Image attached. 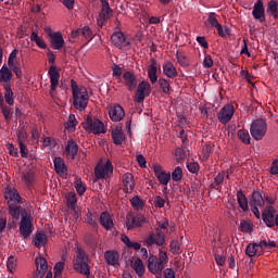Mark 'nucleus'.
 <instances>
[{"label": "nucleus", "instance_id": "1", "mask_svg": "<svg viewBox=\"0 0 278 278\" xmlns=\"http://www.w3.org/2000/svg\"><path fill=\"white\" fill-rule=\"evenodd\" d=\"M72 90L74 97V108L79 112H84L89 103V93L86 87H79L75 80H72Z\"/></svg>", "mask_w": 278, "mask_h": 278}, {"label": "nucleus", "instance_id": "2", "mask_svg": "<svg viewBox=\"0 0 278 278\" xmlns=\"http://www.w3.org/2000/svg\"><path fill=\"white\" fill-rule=\"evenodd\" d=\"M74 269L79 275H90V257L81 248L76 249Z\"/></svg>", "mask_w": 278, "mask_h": 278}, {"label": "nucleus", "instance_id": "3", "mask_svg": "<svg viewBox=\"0 0 278 278\" xmlns=\"http://www.w3.org/2000/svg\"><path fill=\"white\" fill-rule=\"evenodd\" d=\"M267 130L268 125L263 118L255 119L250 128L251 136L256 141H261L266 136Z\"/></svg>", "mask_w": 278, "mask_h": 278}, {"label": "nucleus", "instance_id": "4", "mask_svg": "<svg viewBox=\"0 0 278 278\" xmlns=\"http://www.w3.org/2000/svg\"><path fill=\"white\" fill-rule=\"evenodd\" d=\"M276 213L277 211L273 205H269L263 210L262 218L265 226L268 228H273L275 225L278 226V214L276 215Z\"/></svg>", "mask_w": 278, "mask_h": 278}, {"label": "nucleus", "instance_id": "5", "mask_svg": "<svg viewBox=\"0 0 278 278\" xmlns=\"http://www.w3.org/2000/svg\"><path fill=\"white\" fill-rule=\"evenodd\" d=\"M84 128L88 131H92L96 135L105 132L103 122L98 118H91L90 116L86 118L84 123Z\"/></svg>", "mask_w": 278, "mask_h": 278}, {"label": "nucleus", "instance_id": "6", "mask_svg": "<svg viewBox=\"0 0 278 278\" xmlns=\"http://www.w3.org/2000/svg\"><path fill=\"white\" fill-rule=\"evenodd\" d=\"M144 243L148 248H152L153 244L163 247V244H165V235L160 228H156L154 233H150V236L144 239Z\"/></svg>", "mask_w": 278, "mask_h": 278}, {"label": "nucleus", "instance_id": "7", "mask_svg": "<svg viewBox=\"0 0 278 278\" xmlns=\"http://www.w3.org/2000/svg\"><path fill=\"white\" fill-rule=\"evenodd\" d=\"M148 268L156 278H162V271L165 268L155 255H150L148 260Z\"/></svg>", "mask_w": 278, "mask_h": 278}, {"label": "nucleus", "instance_id": "8", "mask_svg": "<svg viewBox=\"0 0 278 278\" xmlns=\"http://www.w3.org/2000/svg\"><path fill=\"white\" fill-rule=\"evenodd\" d=\"M114 174V166L111 161H106L104 165L96 166V178L105 179Z\"/></svg>", "mask_w": 278, "mask_h": 278}, {"label": "nucleus", "instance_id": "9", "mask_svg": "<svg viewBox=\"0 0 278 278\" xmlns=\"http://www.w3.org/2000/svg\"><path fill=\"white\" fill-rule=\"evenodd\" d=\"M151 86L149 81L142 80L138 87L137 91L135 93V102L136 103H142L146 100V97H149L150 94Z\"/></svg>", "mask_w": 278, "mask_h": 278}, {"label": "nucleus", "instance_id": "10", "mask_svg": "<svg viewBox=\"0 0 278 278\" xmlns=\"http://www.w3.org/2000/svg\"><path fill=\"white\" fill-rule=\"evenodd\" d=\"M235 114V106L232 104H227L222 108L218 113V121L223 125L230 123Z\"/></svg>", "mask_w": 278, "mask_h": 278}, {"label": "nucleus", "instance_id": "11", "mask_svg": "<svg viewBox=\"0 0 278 278\" xmlns=\"http://www.w3.org/2000/svg\"><path fill=\"white\" fill-rule=\"evenodd\" d=\"M34 225L31 219L27 216H23L20 222V233L24 239L29 238L33 235Z\"/></svg>", "mask_w": 278, "mask_h": 278}, {"label": "nucleus", "instance_id": "12", "mask_svg": "<svg viewBox=\"0 0 278 278\" xmlns=\"http://www.w3.org/2000/svg\"><path fill=\"white\" fill-rule=\"evenodd\" d=\"M4 200L7 201L8 206L14 204H23V198L20 195L18 191L8 187L4 192Z\"/></svg>", "mask_w": 278, "mask_h": 278}, {"label": "nucleus", "instance_id": "13", "mask_svg": "<svg viewBox=\"0 0 278 278\" xmlns=\"http://www.w3.org/2000/svg\"><path fill=\"white\" fill-rule=\"evenodd\" d=\"M102 3V9L101 12L99 13V18L97 20V24L99 27H103V24L105 21L111 18L113 14V10L111 9L108 0H101Z\"/></svg>", "mask_w": 278, "mask_h": 278}, {"label": "nucleus", "instance_id": "14", "mask_svg": "<svg viewBox=\"0 0 278 278\" xmlns=\"http://www.w3.org/2000/svg\"><path fill=\"white\" fill-rule=\"evenodd\" d=\"M122 184L126 193H132L135 191L136 180L131 173H125L122 175Z\"/></svg>", "mask_w": 278, "mask_h": 278}, {"label": "nucleus", "instance_id": "15", "mask_svg": "<svg viewBox=\"0 0 278 278\" xmlns=\"http://www.w3.org/2000/svg\"><path fill=\"white\" fill-rule=\"evenodd\" d=\"M53 165H54V170L59 176L67 178L68 167L66 166V163L62 157L60 156L54 157Z\"/></svg>", "mask_w": 278, "mask_h": 278}, {"label": "nucleus", "instance_id": "16", "mask_svg": "<svg viewBox=\"0 0 278 278\" xmlns=\"http://www.w3.org/2000/svg\"><path fill=\"white\" fill-rule=\"evenodd\" d=\"M109 116L113 123H119L125 117V110L122 105H113L109 109Z\"/></svg>", "mask_w": 278, "mask_h": 278}, {"label": "nucleus", "instance_id": "17", "mask_svg": "<svg viewBox=\"0 0 278 278\" xmlns=\"http://www.w3.org/2000/svg\"><path fill=\"white\" fill-rule=\"evenodd\" d=\"M111 40L114 43V47H117V49L122 50L125 49V47H129L130 42L127 41L125 38V35L122 31H116L111 36Z\"/></svg>", "mask_w": 278, "mask_h": 278}, {"label": "nucleus", "instance_id": "18", "mask_svg": "<svg viewBox=\"0 0 278 278\" xmlns=\"http://www.w3.org/2000/svg\"><path fill=\"white\" fill-rule=\"evenodd\" d=\"M252 15L254 20H257L261 24L265 23V9L262 0H257V2L254 3Z\"/></svg>", "mask_w": 278, "mask_h": 278}, {"label": "nucleus", "instance_id": "19", "mask_svg": "<svg viewBox=\"0 0 278 278\" xmlns=\"http://www.w3.org/2000/svg\"><path fill=\"white\" fill-rule=\"evenodd\" d=\"M65 45V40L60 31L50 34V47L53 50H61Z\"/></svg>", "mask_w": 278, "mask_h": 278}, {"label": "nucleus", "instance_id": "20", "mask_svg": "<svg viewBox=\"0 0 278 278\" xmlns=\"http://www.w3.org/2000/svg\"><path fill=\"white\" fill-rule=\"evenodd\" d=\"M124 85L129 91L136 90L138 81L136 79V74L132 72H125L123 74Z\"/></svg>", "mask_w": 278, "mask_h": 278}, {"label": "nucleus", "instance_id": "21", "mask_svg": "<svg viewBox=\"0 0 278 278\" xmlns=\"http://www.w3.org/2000/svg\"><path fill=\"white\" fill-rule=\"evenodd\" d=\"M49 76H50V92H52L58 89L59 80H60V73L58 72L56 66H50Z\"/></svg>", "mask_w": 278, "mask_h": 278}, {"label": "nucleus", "instance_id": "22", "mask_svg": "<svg viewBox=\"0 0 278 278\" xmlns=\"http://www.w3.org/2000/svg\"><path fill=\"white\" fill-rule=\"evenodd\" d=\"M99 224L106 230H112L114 228V220L108 211L101 213Z\"/></svg>", "mask_w": 278, "mask_h": 278}, {"label": "nucleus", "instance_id": "23", "mask_svg": "<svg viewBox=\"0 0 278 278\" xmlns=\"http://www.w3.org/2000/svg\"><path fill=\"white\" fill-rule=\"evenodd\" d=\"M12 71L7 65H3L0 70V83H3V86H12Z\"/></svg>", "mask_w": 278, "mask_h": 278}, {"label": "nucleus", "instance_id": "24", "mask_svg": "<svg viewBox=\"0 0 278 278\" xmlns=\"http://www.w3.org/2000/svg\"><path fill=\"white\" fill-rule=\"evenodd\" d=\"M144 223H146V217L141 214H138L131 217V219L127 217L126 225H127V229L131 230L134 228L141 227Z\"/></svg>", "mask_w": 278, "mask_h": 278}, {"label": "nucleus", "instance_id": "25", "mask_svg": "<svg viewBox=\"0 0 278 278\" xmlns=\"http://www.w3.org/2000/svg\"><path fill=\"white\" fill-rule=\"evenodd\" d=\"M78 152H79V146L77 144V142L73 140L67 141V144L64 150V154L66 156H72V160H75Z\"/></svg>", "mask_w": 278, "mask_h": 278}, {"label": "nucleus", "instance_id": "26", "mask_svg": "<svg viewBox=\"0 0 278 278\" xmlns=\"http://www.w3.org/2000/svg\"><path fill=\"white\" fill-rule=\"evenodd\" d=\"M163 75L169 79L178 77V71L170 61H167L163 64Z\"/></svg>", "mask_w": 278, "mask_h": 278}, {"label": "nucleus", "instance_id": "27", "mask_svg": "<svg viewBox=\"0 0 278 278\" xmlns=\"http://www.w3.org/2000/svg\"><path fill=\"white\" fill-rule=\"evenodd\" d=\"M106 264L111 266H119V254L114 252L113 250H108L106 253L104 254Z\"/></svg>", "mask_w": 278, "mask_h": 278}, {"label": "nucleus", "instance_id": "28", "mask_svg": "<svg viewBox=\"0 0 278 278\" xmlns=\"http://www.w3.org/2000/svg\"><path fill=\"white\" fill-rule=\"evenodd\" d=\"M237 202L241 210L243 211V213L249 212V199L247 198L242 190L237 192Z\"/></svg>", "mask_w": 278, "mask_h": 278}, {"label": "nucleus", "instance_id": "29", "mask_svg": "<svg viewBox=\"0 0 278 278\" xmlns=\"http://www.w3.org/2000/svg\"><path fill=\"white\" fill-rule=\"evenodd\" d=\"M156 65H157V62L154 59H152V63L148 68V76L152 84H155L159 81V76H157L159 70Z\"/></svg>", "mask_w": 278, "mask_h": 278}, {"label": "nucleus", "instance_id": "30", "mask_svg": "<svg viewBox=\"0 0 278 278\" xmlns=\"http://www.w3.org/2000/svg\"><path fill=\"white\" fill-rule=\"evenodd\" d=\"M250 205L251 206L256 205L260 207H263L265 205V200L261 191H254L252 193V197L250 198Z\"/></svg>", "mask_w": 278, "mask_h": 278}, {"label": "nucleus", "instance_id": "31", "mask_svg": "<svg viewBox=\"0 0 278 278\" xmlns=\"http://www.w3.org/2000/svg\"><path fill=\"white\" fill-rule=\"evenodd\" d=\"M245 254L250 257H254V256H261L262 255V251L260 248V243H250L247 245L245 248Z\"/></svg>", "mask_w": 278, "mask_h": 278}, {"label": "nucleus", "instance_id": "32", "mask_svg": "<svg viewBox=\"0 0 278 278\" xmlns=\"http://www.w3.org/2000/svg\"><path fill=\"white\" fill-rule=\"evenodd\" d=\"M113 142L117 146L121 147V144L125 141V135L122 130V128H116L113 129L111 132Z\"/></svg>", "mask_w": 278, "mask_h": 278}, {"label": "nucleus", "instance_id": "33", "mask_svg": "<svg viewBox=\"0 0 278 278\" xmlns=\"http://www.w3.org/2000/svg\"><path fill=\"white\" fill-rule=\"evenodd\" d=\"M3 89H4V101L7 104L9 105H13L14 104V92L12 91V85H3Z\"/></svg>", "mask_w": 278, "mask_h": 278}, {"label": "nucleus", "instance_id": "34", "mask_svg": "<svg viewBox=\"0 0 278 278\" xmlns=\"http://www.w3.org/2000/svg\"><path fill=\"white\" fill-rule=\"evenodd\" d=\"M131 267L135 269L136 274L139 276V277H142L144 274H146V267L143 265V262L141 258H137Z\"/></svg>", "mask_w": 278, "mask_h": 278}, {"label": "nucleus", "instance_id": "35", "mask_svg": "<svg viewBox=\"0 0 278 278\" xmlns=\"http://www.w3.org/2000/svg\"><path fill=\"white\" fill-rule=\"evenodd\" d=\"M242 233H252L253 223L251 220L241 219L238 228Z\"/></svg>", "mask_w": 278, "mask_h": 278}, {"label": "nucleus", "instance_id": "36", "mask_svg": "<svg viewBox=\"0 0 278 278\" xmlns=\"http://www.w3.org/2000/svg\"><path fill=\"white\" fill-rule=\"evenodd\" d=\"M48 242V237L45 232H37L35 236V247L40 249L41 247H45Z\"/></svg>", "mask_w": 278, "mask_h": 278}, {"label": "nucleus", "instance_id": "37", "mask_svg": "<svg viewBox=\"0 0 278 278\" xmlns=\"http://www.w3.org/2000/svg\"><path fill=\"white\" fill-rule=\"evenodd\" d=\"M36 266H37V270H39V273H42L43 275L47 274L48 270V262L46 261L45 257L39 256L36 258Z\"/></svg>", "mask_w": 278, "mask_h": 278}, {"label": "nucleus", "instance_id": "38", "mask_svg": "<svg viewBox=\"0 0 278 278\" xmlns=\"http://www.w3.org/2000/svg\"><path fill=\"white\" fill-rule=\"evenodd\" d=\"M130 204L135 211H141L144 207V202L138 195H135L130 199Z\"/></svg>", "mask_w": 278, "mask_h": 278}, {"label": "nucleus", "instance_id": "39", "mask_svg": "<svg viewBox=\"0 0 278 278\" xmlns=\"http://www.w3.org/2000/svg\"><path fill=\"white\" fill-rule=\"evenodd\" d=\"M159 87L163 93L169 94L172 91L170 83L165 78L159 79Z\"/></svg>", "mask_w": 278, "mask_h": 278}, {"label": "nucleus", "instance_id": "40", "mask_svg": "<svg viewBox=\"0 0 278 278\" xmlns=\"http://www.w3.org/2000/svg\"><path fill=\"white\" fill-rule=\"evenodd\" d=\"M267 13H269L275 20L278 18V8L276 0H270L268 2Z\"/></svg>", "mask_w": 278, "mask_h": 278}, {"label": "nucleus", "instance_id": "41", "mask_svg": "<svg viewBox=\"0 0 278 278\" xmlns=\"http://www.w3.org/2000/svg\"><path fill=\"white\" fill-rule=\"evenodd\" d=\"M258 245H260L261 254L263 253V250H271V249L277 248V243L275 241H270V240L260 241Z\"/></svg>", "mask_w": 278, "mask_h": 278}, {"label": "nucleus", "instance_id": "42", "mask_svg": "<svg viewBox=\"0 0 278 278\" xmlns=\"http://www.w3.org/2000/svg\"><path fill=\"white\" fill-rule=\"evenodd\" d=\"M85 223L88 224L89 226H91L93 229H98V227H99L97 218L92 215L91 212H88L85 215Z\"/></svg>", "mask_w": 278, "mask_h": 278}, {"label": "nucleus", "instance_id": "43", "mask_svg": "<svg viewBox=\"0 0 278 278\" xmlns=\"http://www.w3.org/2000/svg\"><path fill=\"white\" fill-rule=\"evenodd\" d=\"M237 137L245 144H250L251 143V136L250 132L248 130L244 129H240L237 134Z\"/></svg>", "mask_w": 278, "mask_h": 278}, {"label": "nucleus", "instance_id": "44", "mask_svg": "<svg viewBox=\"0 0 278 278\" xmlns=\"http://www.w3.org/2000/svg\"><path fill=\"white\" fill-rule=\"evenodd\" d=\"M67 204L71 206L72 210L76 211V204H77V194L75 192H70L66 197Z\"/></svg>", "mask_w": 278, "mask_h": 278}, {"label": "nucleus", "instance_id": "45", "mask_svg": "<svg viewBox=\"0 0 278 278\" xmlns=\"http://www.w3.org/2000/svg\"><path fill=\"white\" fill-rule=\"evenodd\" d=\"M34 178L35 175L33 170L23 173L22 180L26 182V186L30 187L34 182Z\"/></svg>", "mask_w": 278, "mask_h": 278}, {"label": "nucleus", "instance_id": "46", "mask_svg": "<svg viewBox=\"0 0 278 278\" xmlns=\"http://www.w3.org/2000/svg\"><path fill=\"white\" fill-rule=\"evenodd\" d=\"M74 188L77 191V193L79 194V197H83V194L87 190L86 185H84V182L80 179H76L74 181Z\"/></svg>", "mask_w": 278, "mask_h": 278}, {"label": "nucleus", "instance_id": "47", "mask_svg": "<svg viewBox=\"0 0 278 278\" xmlns=\"http://www.w3.org/2000/svg\"><path fill=\"white\" fill-rule=\"evenodd\" d=\"M78 125V122L74 115H71L68 117V121L65 123V129L70 131H74L76 126Z\"/></svg>", "mask_w": 278, "mask_h": 278}, {"label": "nucleus", "instance_id": "48", "mask_svg": "<svg viewBox=\"0 0 278 278\" xmlns=\"http://www.w3.org/2000/svg\"><path fill=\"white\" fill-rule=\"evenodd\" d=\"M217 17L218 16L216 15V12H210L208 13L207 24L210 25V27H212V28L217 27V25L219 24Z\"/></svg>", "mask_w": 278, "mask_h": 278}, {"label": "nucleus", "instance_id": "49", "mask_svg": "<svg viewBox=\"0 0 278 278\" xmlns=\"http://www.w3.org/2000/svg\"><path fill=\"white\" fill-rule=\"evenodd\" d=\"M9 213L13 218H18L21 215V204L9 205Z\"/></svg>", "mask_w": 278, "mask_h": 278}, {"label": "nucleus", "instance_id": "50", "mask_svg": "<svg viewBox=\"0 0 278 278\" xmlns=\"http://www.w3.org/2000/svg\"><path fill=\"white\" fill-rule=\"evenodd\" d=\"M176 163L181 164L186 159V150L184 148H176Z\"/></svg>", "mask_w": 278, "mask_h": 278}, {"label": "nucleus", "instance_id": "51", "mask_svg": "<svg viewBox=\"0 0 278 278\" xmlns=\"http://www.w3.org/2000/svg\"><path fill=\"white\" fill-rule=\"evenodd\" d=\"M157 180L161 182L162 186H168V182L170 181V173H161L156 177Z\"/></svg>", "mask_w": 278, "mask_h": 278}, {"label": "nucleus", "instance_id": "52", "mask_svg": "<svg viewBox=\"0 0 278 278\" xmlns=\"http://www.w3.org/2000/svg\"><path fill=\"white\" fill-rule=\"evenodd\" d=\"M176 60H177L178 64L181 67H188L189 66V61L187 60V56L184 55L182 53L177 52L176 53Z\"/></svg>", "mask_w": 278, "mask_h": 278}, {"label": "nucleus", "instance_id": "53", "mask_svg": "<svg viewBox=\"0 0 278 278\" xmlns=\"http://www.w3.org/2000/svg\"><path fill=\"white\" fill-rule=\"evenodd\" d=\"M180 250H181V247H180V243L178 240H173L170 243H169V251L173 253V254H180Z\"/></svg>", "mask_w": 278, "mask_h": 278}, {"label": "nucleus", "instance_id": "54", "mask_svg": "<svg viewBox=\"0 0 278 278\" xmlns=\"http://www.w3.org/2000/svg\"><path fill=\"white\" fill-rule=\"evenodd\" d=\"M184 177V173L180 166H177L175 170L172 173V179L174 181H180Z\"/></svg>", "mask_w": 278, "mask_h": 278}, {"label": "nucleus", "instance_id": "55", "mask_svg": "<svg viewBox=\"0 0 278 278\" xmlns=\"http://www.w3.org/2000/svg\"><path fill=\"white\" fill-rule=\"evenodd\" d=\"M17 266V262L13 256H9L8 261H7V268L10 270L11 274L14 273V270L16 269Z\"/></svg>", "mask_w": 278, "mask_h": 278}, {"label": "nucleus", "instance_id": "56", "mask_svg": "<svg viewBox=\"0 0 278 278\" xmlns=\"http://www.w3.org/2000/svg\"><path fill=\"white\" fill-rule=\"evenodd\" d=\"M157 260L165 267V265L169 262L167 252H164V250L160 249Z\"/></svg>", "mask_w": 278, "mask_h": 278}, {"label": "nucleus", "instance_id": "57", "mask_svg": "<svg viewBox=\"0 0 278 278\" xmlns=\"http://www.w3.org/2000/svg\"><path fill=\"white\" fill-rule=\"evenodd\" d=\"M187 169L190 174H198L200 165L198 162H187Z\"/></svg>", "mask_w": 278, "mask_h": 278}, {"label": "nucleus", "instance_id": "58", "mask_svg": "<svg viewBox=\"0 0 278 278\" xmlns=\"http://www.w3.org/2000/svg\"><path fill=\"white\" fill-rule=\"evenodd\" d=\"M225 176L226 174L225 173H218L215 178H214V185H213V188L216 189V187H219L222 186V184L224 182L225 180Z\"/></svg>", "mask_w": 278, "mask_h": 278}, {"label": "nucleus", "instance_id": "59", "mask_svg": "<svg viewBox=\"0 0 278 278\" xmlns=\"http://www.w3.org/2000/svg\"><path fill=\"white\" fill-rule=\"evenodd\" d=\"M64 268H65V263L64 262L55 263V266H54V277L61 276L63 270H64Z\"/></svg>", "mask_w": 278, "mask_h": 278}, {"label": "nucleus", "instance_id": "60", "mask_svg": "<svg viewBox=\"0 0 278 278\" xmlns=\"http://www.w3.org/2000/svg\"><path fill=\"white\" fill-rule=\"evenodd\" d=\"M18 148H20V153L22 157H28L29 151L26 148L25 143L23 142V140L18 141Z\"/></svg>", "mask_w": 278, "mask_h": 278}, {"label": "nucleus", "instance_id": "61", "mask_svg": "<svg viewBox=\"0 0 278 278\" xmlns=\"http://www.w3.org/2000/svg\"><path fill=\"white\" fill-rule=\"evenodd\" d=\"M80 36H83L85 39H92V31L90 30L89 26H85L83 29H80Z\"/></svg>", "mask_w": 278, "mask_h": 278}, {"label": "nucleus", "instance_id": "62", "mask_svg": "<svg viewBox=\"0 0 278 278\" xmlns=\"http://www.w3.org/2000/svg\"><path fill=\"white\" fill-rule=\"evenodd\" d=\"M1 108V112L4 116L5 121H11L12 116H11V109L8 105H2Z\"/></svg>", "mask_w": 278, "mask_h": 278}, {"label": "nucleus", "instance_id": "63", "mask_svg": "<svg viewBox=\"0 0 278 278\" xmlns=\"http://www.w3.org/2000/svg\"><path fill=\"white\" fill-rule=\"evenodd\" d=\"M214 65V60L211 55H206L203 61V67L204 68H211Z\"/></svg>", "mask_w": 278, "mask_h": 278}, {"label": "nucleus", "instance_id": "64", "mask_svg": "<svg viewBox=\"0 0 278 278\" xmlns=\"http://www.w3.org/2000/svg\"><path fill=\"white\" fill-rule=\"evenodd\" d=\"M164 278H176V273L172 268H166L163 270Z\"/></svg>", "mask_w": 278, "mask_h": 278}]
</instances>
